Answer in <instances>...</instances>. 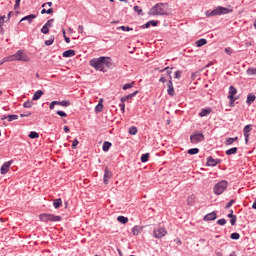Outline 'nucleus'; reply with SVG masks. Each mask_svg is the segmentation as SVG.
Returning a JSON list of instances; mask_svg holds the SVG:
<instances>
[{
  "label": "nucleus",
  "instance_id": "nucleus-12",
  "mask_svg": "<svg viewBox=\"0 0 256 256\" xmlns=\"http://www.w3.org/2000/svg\"><path fill=\"white\" fill-rule=\"evenodd\" d=\"M167 87H168L167 89L168 95H170V97L175 96V88L173 87V81L171 80V78L167 84Z\"/></svg>",
  "mask_w": 256,
  "mask_h": 256
},
{
  "label": "nucleus",
  "instance_id": "nucleus-29",
  "mask_svg": "<svg viewBox=\"0 0 256 256\" xmlns=\"http://www.w3.org/2000/svg\"><path fill=\"white\" fill-rule=\"evenodd\" d=\"M58 105H60L61 107H69V105H71V102L67 100L58 101Z\"/></svg>",
  "mask_w": 256,
  "mask_h": 256
},
{
  "label": "nucleus",
  "instance_id": "nucleus-61",
  "mask_svg": "<svg viewBox=\"0 0 256 256\" xmlns=\"http://www.w3.org/2000/svg\"><path fill=\"white\" fill-rule=\"evenodd\" d=\"M46 5H48V7H53V2L44 3L42 7H45Z\"/></svg>",
  "mask_w": 256,
  "mask_h": 256
},
{
  "label": "nucleus",
  "instance_id": "nucleus-33",
  "mask_svg": "<svg viewBox=\"0 0 256 256\" xmlns=\"http://www.w3.org/2000/svg\"><path fill=\"white\" fill-rule=\"evenodd\" d=\"M29 138L30 139H39V133L35 132V131H32L30 132L29 134Z\"/></svg>",
  "mask_w": 256,
  "mask_h": 256
},
{
  "label": "nucleus",
  "instance_id": "nucleus-8",
  "mask_svg": "<svg viewBox=\"0 0 256 256\" xmlns=\"http://www.w3.org/2000/svg\"><path fill=\"white\" fill-rule=\"evenodd\" d=\"M191 143H201V141H205V135L201 132H196L190 136Z\"/></svg>",
  "mask_w": 256,
  "mask_h": 256
},
{
  "label": "nucleus",
  "instance_id": "nucleus-28",
  "mask_svg": "<svg viewBox=\"0 0 256 256\" xmlns=\"http://www.w3.org/2000/svg\"><path fill=\"white\" fill-rule=\"evenodd\" d=\"M254 101H255V95L249 94L248 97H247L246 103H247L248 105H251V103H253Z\"/></svg>",
  "mask_w": 256,
  "mask_h": 256
},
{
  "label": "nucleus",
  "instance_id": "nucleus-39",
  "mask_svg": "<svg viewBox=\"0 0 256 256\" xmlns=\"http://www.w3.org/2000/svg\"><path fill=\"white\" fill-rule=\"evenodd\" d=\"M41 33H43L44 35H49V28H48V26L44 25L41 28Z\"/></svg>",
  "mask_w": 256,
  "mask_h": 256
},
{
  "label": "nucleus",
  "instance_id": "nucleus-44",
  "mask_svg": "<svg viewBox=\"0 0 256 256\" xmlns=\"http://www.w3.org/2000/svg\"><path fill=\"white\" fill-rule=\"evenodd\" d=\"M95 111L96 113H101V111H103V104H97Z\"/></svg>",
  "mask_w": 256,
  "mask_h": 256
},
{
  "label": "nucleus",
  "instance_id": "nucleus-14",
  "mask_svg": "<svg viewBox=\"0 0 256 256\" xmlns=\"http://www.w3.org/2000/svg\"><path fill=\"white\" fill-rule=\"evenodd\" d=\"M33 19H37V16L35 14H30L28 16L23 17L20 20V23H23V21H27L29 25H31V23H33Z\"/></svg>",
  "mask_w": 256,
  "mask_h": 256
},
{
  "label": "nucleus",
  "instance_id": "nucleus-40",
  "mask_svg": "<svg viewBox=\"0 0 256 256\" xmlns=\"http://www.w3.org/2000/svg\"><path fill=\"white\" fill-rule=\"evenodd\" d=\"M147 161H149V154H143L141 156V162L142 163H147Z\"/></svg>",
  "mask_w": 256,
  "mask_h": 256
},
{
  "label": "nucleus",
  "instance_id": "nucleus-31",
  "mask_svg": "<svg viewBox=\"0 0 256 256\" xmlns=\"http://www.w3.org/2000/svg\"><path fill=\"white\" fill-rule=\"evenodd\" d=\"M195 204V196H189L187 198V205H194Z\"/></svg>",
  "mask_w": 256,
  "mask_h": 256
},
{
  "label": "nucleus",
  "instance_id": "nucleus-57",
  "mask_svg": "<svg viewBox=\"0 0 256 256\" xmlns=\"http://www.w3.org/2000/svg\"><path fill=\"white\" fill-rule=\"evenodd\" d=\"M84 31H85V29L83 28V25H79L78 26V33L83 34Z\"/></svg>",
  "mask_w": 256,
  "mask_h": 256
},
{
  "label": "nucleus",
  "instance_id": "nucleus-38",
  "mask_svg": "<svg viewBox=\"0 0 256 256\" xmlns=\"http://www.w3.org/2000/svg\"><path fill=\"white\" fill-rule=\"evenodd\" d=\"M3 23H5V16H0V33H3Z\"/></svg>",
  "mask_w": 256,
  "mask_h": 256
},
{
  "label": "nucleus",
  "instance_id": "nucleus-35",
  "mask_svg": "<svg viewBox=\"0 0 256 256\" xmlns=\"http://www.w3.org/2000/svg\"><path fill=\"white\" fill-rule=\"evenodd\" d=\"M197 153H199L198 148H192L188 150V155H197Z\"/></svg>",
  "mask_w": 256,
  "mask_h": 256
},
{
  "label": "nucleus",
  "instance_id": "nucleus-36",
  "mask_svg": "<svg viewBox=\"0 0 256 256\" xmlns=\"http://www.w3.org/2000/svg\"><path fill=\"white\" fill-rule=\"evenodd\" d=\"M129 134L130 135H137V127L132 126L129 128Z\"/></svg>",
  "mask_w": 256,
  "mask_h": 256
},
{
  "label": "nucleus",
  "instance_id": "nucleus-21",
  "mask_svg": "<svg viewBox=\"0 0 256 256\" xmlns=\"http://www.w3.org/2000/svg\"><path fill=\"white\" fill-rule=\"evenodd\" d=\"M63 57H75V50H67L63 52Z\"/></svg>",
  "mask_w": 256,
  "mask_h": 256
},
{
  "label": "nucleus",
  "instance_id": "nucleus-55",
  "mask_svg": "<svg viewBox=\"0 0 256 256\" xmlns=\"http://www.w3.org/2000/svg\"><path fill=\"white\" fill-rule=\"evenodd\" d=\"M174 77H175V79H181V71H179V70L176 71Z\"/></svg>",
  "mask_w": 256,
  "mask_h": 256
},
{
  "label": "nucleus",
  "instance_id": "nucleus-4",
  "mask_svg": "<svg viewBox=\"0 0 256 256\" xmlns=\"http://www.w3.org/2000/svg\"><path fill=\"white\" fill-rule=\"evenodd\" d=\"M40 221H43V223H59L61 221V216H57L55 214H49V213H42L39 215Z\"/></svg>",
  "mask_w": 256,
  "mask_h": 256
},
{
  "label": "nucleus",
  "instance_id": "nucleus-13",
  "mask_svg": "<svg viewBox=\"0 0 256 256\" xmlns=\"http://www.w3.org/2000/svg\"><path fill=\"white\" fill-rule=\"evenodd\" d=\"M113 177V173L109 170V168H105V173H104V183L105 185H108L109 179Z\"/></svg>",
  "mask_w": 256,
  "mask_h": 256
},
{
  "label": "nucleus",
  "instance_id": "nucleus-22",
  "mask_svg": "<svg viewBox=\"0 0 256 256\" xmlns=\"http://www.w3.org/2000/svg\"><path fill=\"white\" fill-rule=\"evenodd\" d=\"M235 141H239V137L227 138L226 141H225V145L226 146L233 145V143Z\"/></svg>",
  "mask_w": 256,
  "mask_h": 256
},
{
  "label": "nucleus",
  "instance_id": "nucleus-24",
  "mask_svg": "<svg viewBox=\"0 0 256 256\" xmlns=\"http://www.w3.org/2000/svg\"><path fill=\"white\" fill-rule=\"evenodd\" d=\"M117 221H119V223H122L123 225H125L126 223H129V218H127L125 216H118Z\"/></svg>",
  "mask_w": 256,
  "mask_h": 256
},
{
  "label": "nucleus",
  "instance_id": "nucleus-50",
  "mask_svg": "<svg viewBox=\"0 0 256 256\" xmlns=\"http://www.w3.org/2000/svg\"><path fill=\"white\" fill-rule=\"evenodd\" d=\"M77 145H79V140L74 139L72 142V149H77Z\"/></svg>",
  "mask_w": 256,
  "mask_h": 256
},
{
  "label": "nucleus",
  "instance_id": "nucleus-60",
  "mask_svg": "<svg viewBox=\"0 0 256 256\" xmlns=\"http://www.w3.org/2000/svg\"><path fill=\"white\" fill-rule=\"evenodd\" d=\"M20 3H21V0H16V4L14 6V9H19Z\"/></svg>",
  "mask_w": 256,
  "mask_h": 256
},
{
  "label": "nucleus",
  "instance_id": "nucleus-18",
  "mask_svg": "<svg viewBox=\"0 0 256 256\" xmlns=\"http://www.w3.org/2000/svg\"><path fill=\"white\" fill-rule=\"evenodd\" d=\"M142 231H143V227H141V226H134L132 228L133 235H140V233H142Z\"/></svg>",
  "mask_w": 256,
  "mask_h": 256
},
{
  "label": "nucleus",
  "instance_id": "nucleus-1",
  "mask_svg": "<svg viewBox=\"0 0 256 256\" xmlns=\"http://www.w3.org/2000/svg\"><path fill=\"white\" fill-rule=\"evenodd\" d=\"M90 66L94 67L96 71H102L105 73L107 69H111L113 67V60L111 57H99V58H94L90 60Z\"/></svg>",
  "mask_w": 256,
  "mask_h": 256
},
{
  "label": "nucleus",
  "instance_id": "nucleus-45",
  "mask_svg": "<svg viewBox=\"0 0 256 256\" xmlns=\"http://www.w3.org/2000/svg\"><path fill=\"white\" fill-rule=\"evenodd\" d=\"M133 85H134V83H127V84H125V85L122 87V89H123L124 91H127V89H131V88L133 87Z\"/></svg>",
  "mask_w": 256,
  "mask_h": 256
},
{
  "label": "nucleus",
  "instance_id": "nucleus-19",
  "mask_svg": "<svg viewBox=\"0 0 256 256\" xmlns=\"http://www.w3.org/2000/svg\"><path fill=\"white\" fill-rule=\"evenodd\" d=\"M211 111V108L202 109L201 112L199 113V116L207 117V115H210Z\"/></svg>",
  "mask_w": 256,
  "mask_h": 256
},
{
  "label": "nucleus",
  "instance_id": "nucleus-9",
  "mask_svg": "<svg viewBox=\"0 0 256 256\" xmlns=\"http://www.w3.org/2000/svg\"><path fill=\"white\" fill-rule=\"evenodd\" d=\"M13 161H8V162H5L0 171H1V175H7V173H9V169L11 168V165H12Z\"/></svg>",
  "mask_w": 256,
  "mask_h": 256
},
{
  "label": "nucleus",
  "instance_id": "nucleus-15",
  "mask_svg": "<svg viewBox=\"0 0 256 256\" xmlns=\"http://www.w3.org/2000/svg\"><path fill=\"white\" fill-rule=\"evenodd\" d=\"M217 219V213L211 212L204 216L203 221H215Z\"/></svg>",
  "mask_w": 256,
  "mask_h": 256
},
{
  "label": "nucleus",
  "instance_id": "nucleus-23",
  "mask_svg": "<svg viewBox=\"0 0 256 256\" xmlns=\"http://www.w3.org/2000/svg\"><path fill=\"white\" fill-rule=\"evenodd\" d=\"M61 205H63V200H61V198L55 199L53 201V206L55 207V209H59Z\"/></svg>",
  "mask_w": 256,
  "mask_h": 256
},
{
  "label": "nucleus",
  "instance_id": "nucleus-11",
  "mask_svg": "<svg viewBox=\"0 0 256 256\" xmlns=\"http://www.w3.org/2000/svg\"><path fill=\"white\" fill-rule=\"evenodd\" d=\"M219 163H221V160H219V159H213V157H211V156H209L207 158L208 167H215V166L219 165Z\"/></svg>",
  "mask_w": 256,
  "mask_h": 256
},
{
  "label": "nucleus",
  "instance_id": "nucleus-3",
  "mask_svg": "<svg viewBox=\"0 0 256 256\" xmlns=\"http://www.w3.org/2000/svg\"><path fill=\"white\" fill-rule=\"evenodd\" d=\"M233 13V8H225L223 6H218L212 11L206 12V17H217V15H229Z\"/></svg>",
  "mask_w": 256,
  "mask_h": 256
},
{
  "label": "nucleus",
  "instance_id": "nucleus-5",
  "mask_svg": "<svg viewBox=\"0 0 256 256\" xmlns=\"http://www.w3.org/2000/svg\"><path fill=\"white\" fill-rule=\"evenodd\" d=\"M12 61H23L24 63H29V56L24 50H18L14 55H10Z\"/></svg>",
  "mask_w": 256,
  "mask_h": 256
},
{
  "label": "nucleus",
  "instance_id": "nucleus-41",
  "mask_svg": "<svg viewBox=\"0 0 256 256\" xmlns=\"http://www.w3.org/2000/svg\"><path fill=\"white\" fill-rule=\"evenodd\" d=\"M8 121H17V119H19V116L18 115H8Z\"/></svg>",
  "mask_w": 256,
  "mask_h": 256
},
{
  "label": "nucleus",
  "instance_id": "nucleus-17",
  "mask_svg": "<svg viewBox=\"0 0 256 256\" xmlns=\"http://www.w3.org/2000/svg\"><path fill=\"white\" fill-rule=\"evenodd\" d=\"M137 93H139V91H135L132 94H129L127 96H124L121 98V103H125V101H129V99H133V97H135V95H137Z\"/></svg>",
  "mask_w": 256,
  "mask_h": 256
},
{
  "label": "nucleus",
  "instance_id": "nucleus-32",
  "mask_svg": "<svg viewBox=\"0 0 256 256\" xmlns=\"http://www.w3.org/2000/svg\"><path fill=\"white\" fill-rule=\"evenodd\" d=\"M45 45L50 46L53 45V43H55V36H51L49 40H46Z\"/></svg>",
  "mask_w": 256,
  "mask_h": 256
},
{
  "label": "nucleus",
  "instance_id": "nucleus-6",
  "mask_svg": "<svg viewBox=\"0 0 256 256\" xmlns=\"http://www.w3.org/2000/svg\"><path fill=\"white\" fill-rule=\"evenodd\" d=\"M227 181L222 180L220 182H218L215 186H214V193L215 195H221L222 193L225 192V189H227Z\"/></svg>",
  "mask_w": 256,
  "mask_h": 256
},
{
  "label": "nucleus",
  "instance_id": "nucleus-58",
  "mask_svg": "<svg viewBox=\"0 0 256 256\" xmlns=\"http://www.w3.org/2000/svg\"><path fill=\"white\" fill-rule=\"evenodd\" d=\"M224 51H225V53H227V55H231L233 53L231 48H225Z\"/></svg>",
  "mask_w": 256,
  "mask_h": 256
},
{
  "label": "nucleus",
  "instance_id": "nucleus-53",
  "mask_svg": "<svg viewBox=\"0 0 256 256\" xmlns=\"http://www.w3.org/2000/svg\"><path fill=\"white\" fill-rule=\"evenodd\" d=\"M225 223H227V220H225V218L219 219V220L217 221V224H218V225H225Z\"/></svg>",
  "mask_w": 256,
  "mask_h": 256
},
{
  "label": "nucleus",
  "instance_id": "nucleus-56",
  "mask_svg": "<svg viewBox=\"0 0 256 256\" xmlns=\"http://www.w3.org/2000/svg\"><path fill=\"white\" fill-rule=\"evenodd\" d=\"M119 107H120L122 113H125V102H122L121 104H119Z\"/></svg>",
  "mask_w": 256,
  "mask_h": 256
},
{
  "label": "nucleus",
  "instance_id": "nucleus-62",
  "mask_svg": "<svg viewBox=\"0 0 256 256\" xmlns=\"http://www.w3.org/2000/svg\"><path fill=\"white\" fill-rule=\"evenodd\" d=\"M31 113L28 112V113H25V114H20V117H30Z\"/></svg>",
  "mask_w": 256,
  "mask_h": 256
},
{
  "label": "nucleus",
  "instance_id": "nucleus-51",
  "mask_svg": "<svg viewBox=\"0 0 256 256\" xmlns=\"http://www.w3.org/2000/svg\"><path fill=\"white\" fill-rule=\"evenodd\" d=\"M230 223L232 226H235V224L237 223V216L230 218Z\"/></svg>",
  "mask_w": 256,
  "mask_h": 256
},
{
  "label": "nucleus",
  "instance_id": "nucleus-43",
  "mask_svg": "<svg viewBox=\"0 0 256 256\" xmlns=\"http://www.w3.org/2000/svg\"><path fill=\"white\" fill-rule=\"evenodd\" d=\"M118 30L121 29V31H133V28L129 26H120L117 28Z\"/></svg>",
  "mask_w": 256,
  "mask_h": 256
},
{
  "label": "nucleus",
  "instance_id": "nucleus-64",
  "mask_svg": "<svg viewBox=\"0 0 256 256\" xmlns=\"http://www.w3.org/2000/svg\"><path fill=\"white\" fill-rule=\"evenodd\" d=\"M46 13H47V15H51V13H53V8L46 10Z\"/></svg>",
  "mask_w": 256,
  "mask_h": 256
},
{
  "label": "nucleus",
  "instance_id": "nucleus-26",
  "mask_svg": "<svg viewBox=\"0 0 256 256\" xmlns=\"http://www.w3.org/2000/svg\"><path fill=\"white\" fill-rule=\"evenodd\" d=\"M237 151H238L237 147L230 148L229 150L226 151V155H235Z\"/></svg>",
  "mask_w": 256,
  "mask_h": 256
},
{
  "label": "nucleus",
  "instance_id": "nucleus-7",
  "mask_svg": "<svg viewBox=\"0 0 256 256\" xmlns=\"http://www.w3.org/2000/svg\"><path fill=\"white\" fill-rule=\"evenodd\" d=\"M165 235H167V229L165 228H154L153 230V237L155 239H163V237H165Z\"/></svg>",
  "mask_w": 256,
  "mask_h": 256
},
{
  "label": "nucleus",
  "instance_id": "nucleus-48",
  "mask_svg": "<svg viewBox=\"0 0 256 256\" xmlns=\"http://www.w3.org/2000/svg\"><path fill=\"white\" fill-rule=\"evenodd\" d=\"M133 9L136 13H138V15H141V13H143V9H141L139 6H134Z\"/></svg>",
  "mask_w": 256,
  "mask_h": 256
},
{
  "label": "nucleus",
  "instance_id": "nucleus-46",
  "mask_svg": "<svg viewBox=\"0 0 256 256\" xmlns=\"http://www.w3.org/2000/svg\"><path fill=\"white\" fill-rule=\"evenodd\" d=\"M55 105H59V101H52L49 105V109L53 111V109H55Z\"/></svg>",
  "mask_w": 256,
  "mask_h": 256
},
{
  "label": "nucleus",
  "instance_id": "nucleus-59",
  "mask_svg": "<svg viewBox=\"0 0 256 256\" xmlns=\"http://www.w3.org/2000/svg\"><path fill=\"white\" fill-rule=\"evenodd\" d=\"M233 203H235L234 200H231L225 207V209H229V207H231V205H233Z\"/></svg>",
  "mask_w": 256,
  "mask_h": 256
},
{
  "label": "nucleus",
  "instance_id": "nucleus-25",
  "mask_svg": "<svg viewBox=\"0 0 256 256\" xmlns=\"http://www.w3.org/2000/svg\"><path fill=\"white\" fill-rule=\"evenodd\" d=\"M203 45H207V40L206 39L202 38V39L196 41V46L197 47H203Z\"/></svg>",
  "mask_w": 256,
  "mask_h": 256
},
{
  "label": "nucleus",
  "instance_id": "nucleus-20",
  "mask_svg": "<svg viewBox=\"0 0 256 256\" xmlns=\"http://www.w3.org/2000/svg\"><path fill=\"white\" fill-rule=\"evenodd\" d=\"M235 95H237V88L230 86L228 98L235 97Z\"/></svg>",
  "mask_w": 256,
  "mask_h": 256
},
{
  "label": "nucleus",
  "instance_id": "nucleus-10",
  "mask_svg": "<svg viewBox=\"0 0 256 256\" xmlns=\"http://www.w3.org/2000/svg\"><path fill=\"white\" fill-rule=\"evenodd\" d=\"M253 128H251V125H246L243 129L244 137H245V143H249V133H251Z\"/></svg>",
  "mask_w": 256,
  "mask_h": 256
},
{
  "label": "nucleus",
  "instance_id": "nucleus-52",
  "mask_svg": "<svg viewBox=\"0 0 256 256\" xmlns=\"http://www.w3.org/2000/svg\"><path fill=\"white\" fill-rule=\"evenodd\" d=\"M56 113L59 115V117H67V113L64 111L58 110Z\"/></svg>",
  "mask_w": 256,
  "mask_h": 256
},
{
  "label": "nucleus",
  "instance_id": "nucleus-42",
  "mask_svg": "<svg viewBox=\"0 0 256 256\" xmlns=\"http://www.w3.org/2000/svg\"><path fill=\"white\" fill-rule=\"evenodd\" d=\"M229 99V107H235V101H237V98L232 97V98H228Z\"/></svg>",
  "mask_w": 256,
  "mask_h": 256
},
{
  "label": "nucleus",
  "instance_id": "nucleus-37",
  "mask_svg": "<svg viewBox=\"0 0 256 256\" xmlns=\"http://www.w3.org/2000/svg\"><path fill=\"white\" fill-rule=\"evenodd\" d=\"M9 62H13L12 59H11V56H7V57L3 58L1 60L0 65H3V63H9Z\"/></svg>",
  "mask_w": 256,
  "mask_h": 256
},
{
  "label": "nucleus",
  "instance_id": "nucleus-54",
  "mask_svg": "<svg viewBox=\"0 0 256 256\" xmlns=\"http://www.w3.org/2000/svg\"><path fill=\"white\" fill-rule=\"evenodd\" d=\"M150 25H152V27H157V25H159V21H154V20H151L149 21Z\"/></svg>",
  "mask_w": 256,
  "mask_h": 256
},
{
  "label": "nucleus",
  "instance_id": "nucleus-16",
  "mask_svg": "<svg viewBox=\"0 0 256 256\" xmlns=\"http://www.w3.org/2000/svg\"><path fill=\"white\" fill-rule=\"evenodd\" d=\"M44 92L43 90H38L34 93L32 101H39V99H41V97H43Z\"/></svg>",
  "mask_w": 256,
  "mask_h": 256
},
{
  "label": "nucleus",
  "instance_id": "nucleus-63",
  "mask_svg": "<svg viewBox=\"0 0 256 256\" xmlns=\"http://www.w3.org/2000/svg\"><path fill=\"white\" fill-rule=\"evenodd\" d=\"M228 217H229V219L235 217V215H233V210H230V213L228 214Z\"/></svg>",
  "mask_w": 256,
  "mask_h": 256
},
{
  "label": "nucleus",
  "instance_id": "nucleus-47",
  "mask_svg": "<svg viewBox=\"0 0 256 256\" xmlns=\"http://www.w3.org/2000/svg\"><path fill=\"white\" fill-rule=\"evenodd\" d=\"M54 21H55V19H50L44 25L49 29V27H53V22Z\"/></svg>",
  "mask_w": 256,
  "mask_h": 256
},
{
  "label": "nucleus",
  "instance_id": "nucleus-27",
  "mask_svg": "<svg viewBox=\"0 0 256 256\" xmlns=\"http://www.w3.org/2000/svg\"><path fill=\"white\" fill-rule=\"evenodd\" d=\"M247 75H249L250 77L255 75L256 76V68H248L247 71H246Z\"/></svg>",
  "mask_w": 256,
  "mask_h": 256
},
{
  "label": "nucleus",
  "instance_id": "nucleus-34",
  "mask_svg": "<svg viewBox=\"0 0 256 256\" xmlns=\"http://www.w3.org/2000/svg\"><path fill=\"white\" fill-rule=\"evenodd\" d=\"M23 107L25 109H31L33 107V102L32 101H27L23 103Z\"/></svg>",
  "mask_w": 256,
  "mask_h": 256
},
{
  "label": "nucleus",
  "instance_id": "nucleus-49",
  "mask_svg": "<svg viewBox=\"0 0 256 256\" xmlns=\"http://www.w3.org/2000/svg\"><path fill=\"white\" fill-rule=\"evenodd\" d=\"M230 237H231V239L237 240V239H239V237H241V235H239V233H237V232H234L231 234Z\"/></svg>",
  "mask_w": 256,
  "mask_h": 256
},
{
  "label": "nucleus",
  "instance_id": "nucleus-30",
  "mask_svg": "<svg viewBox=\"0 0 256 256\" xmlns=\"http://www.w3.org/2000/svg\"><path fill=\"white\" fill-rule=\"evenodd\" d=\"M103 151H109L111 149V142H104L102 146Z\"/></svg>",
  "mask_w": 256,
  "mask_h": 256
},
{
  "label": "nucleus",
  "instance_id": "nucleus-2",
  "mask_svg": "<svg viewBox=\"0 0 256 256\" xmlns=\"http://www.w3.org/2000/svg\"><path fill=\"white\" fill-rule=\"evenodd\" d=\"M148 14L152 15L153 17L157 15H170L169 5L165 3H158L150 9Z\"/></svg>",
  "mask_w": 256,
  "mask_h": 256
}]
</instances>
